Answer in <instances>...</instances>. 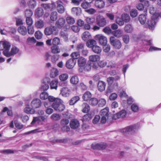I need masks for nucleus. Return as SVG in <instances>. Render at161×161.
<instances>
[{"instance_id": "cd10ccee", "label": "nucleus", "mask_w": 161, "mask_h": 161, "mask_svg": "<svg viewBox=\"0 0 161 161\" xmlns=\"http://www.w3.org/2000/svg\"><path fill=\"white\" fill-rule=\"evenodd\" d=\"M123 31L120 29H118L113 31V34L117 38H120L123 35Z\"/></svg>"}, {"instance_id": "b1692460", "label": "nucleus", "mask_w": 161, "mask_h": 161, "mask_svg": "<svg viewBox=\"0 0 161 161\" xmlns=\"http://www.w3.org/2000/svg\"><path fill=\"white\" fill-rule=\"evenodd\" d=\"M82 38L84 41H88L91 38V36L89 32L86 31L82 34Z\"/></svg>"}, {"instance_id": "4be33fe9", "label": "nucleus", "mask_w": 161, "mask_h": 161, "mask_svg": "<svg viewBox=\"0 0 161 161\" xmlns=\"http://www.w3.org/2000/svg\"><path fill=\"white\" fill-rule=\"evenodd\" d=\"M106 84L103 81H100L97 84V88L98 90L102 92L104 90L105 88Z\"/></svg>"}, {"instance_id": "c756f323", "label": "nucleus", "mask_w": 161, "mask_h": 161, "mask_svg": "<svg viewBox=\"0 0 161 161\" xmlns=\"http://www.w3.org/2000/svg\"><path fill=\"white\" fill-rule=\"evenodd\" d=\"M95 5L96 7L99 8H103L105 6L104 2L102 0L100 1L96 0Z\"/></svg>"}, {"instance_id": "6e6d98bb", "label": "nucleus", "mask_w": 161, "mask_h": 161, "mask_svg": "<svg viewBox=\"0 0 161 161\" xmlns=\"http://www.w3.org/2000/svg\"><path fill=\"white\" fill-rule=\"evenodd\" d=\"M43 34L40 31H36L35 34V37L37 39H40L42 37Z\"/></svg>"}, {"instance_id": "58836bf2", "label": "nucleus", "mask_w": 161, "mask_h": 161, "mask_svg": "<svg viewBox=\"0 0 161 161\" xmlns=\"http://www.w3.org/2000/svg\"><path fill=\"white\" fill-rule=\"evenodd\" d=\"M68 77V75L67 74L64 73L59 76V79L60 81H64L67 80Z\"/></svg>"}, {"instance_id": "4468645a", "label": "nucleus", "mask_w": 161, "mask_h": 161, "mask_svg": "<svg viewBox=\"0 0 161 161\" xmlns=\"http://www.w3.org/2000/svg\"><path fill=\"white\" fill-rule=\"evenodd\" d=\"M65 24V19L63 17L59 18L55 23V25L58 28H63Z\"/></svg>"}, {"instance_id": "13d9d810", "label": "nucleus", "mask_w": 161, "mask_h": 161, "mask_svg": "<svg viewBox=\"0 0 161 161\" xmlns=\"http://www.w3.org/2000/svg\"><path fill=\"white\" fill-rule=\"evenodd\" d=\"M81 6L83 9H87L91 7V5L85 1V2L82 3Z\"/></svg>"}, {"instance_id": "4d7b16f0", "label": "nucleus", "mask_w": 161, "mask_h": 161, "mask_svg": "<svg viewBox=\"0 0 161 161\" xmlns=\"http://www.w3.org/2000/svg\"><path fill=\"white\" fill-rule=\"evenodd\" d=\"M60 42V39L57 37H56L54 38L52 40V44L54 46H55L58 45Z\"/></svg>"}, {"instance_id": "9b49d317", "label": "nucleus", "mask_w": 161, "mask_h": 161, "mask_svg": "<svg viewBox=\"0 0 161 161\" xmlns=\"http://www.w3.org/2000/svg\"><path fill=\"white\" fill-rule=\"evenodd\" d=\"M96 20L97 25L100 27H103L105 26L107 24L106 19L102 16H97Z\"/></svg>"}, {"instance_id": "c9c22d12", "label": "nucleus", "mask_w": 161, "mask_h": 161, "mask_svg": "<svg viewBox=\"0 0 161 161\" xmlns=\"http://www.w3.org/2000/svg\"><path fill=\"white\" fill-rule=\"evenodd\" d=\"M51 50V52L54 54H58L61 52L60 49L57 46L52 47Z\"/></svg>"}, {"instance_id": "a18cd8bd", "label": "nucleus", "mask_w": 161, "mask_h": 161, "mask_svg": "<svg viewBox=\"0 0 161 161\" xmlns=\"http://www.w3.org/2000/svg\"><path fill=\"white\" fill-rule=\"evenodd\" d=\"M79 96H76L72 98L70 100L69 102L70 105H73L78 101L80 99Z\"/></svg>"}, {"instance_id": "20e7f679", "label": "nucleus", "mask_w": 161, "mask_h": 161, "mask_svg": "<svg viewBox=\"0 0 161 161\" xmlns=\"http://www.w3.org/2000/svg\"><path fill=\"white\" fill-rule=\"evenodd\" d=\"M139 127L138 125H134L122 129L121 132L124 134H132L135 132Z\"/></svg>"}, {"instance_id": "39448f33", "label": "nucleus", "mask_w": 161, "mask_h": 161, "mask_svg": "<svg viewBox=\"0 0 161 161\" xmlns=\"http://www.w3.org/2000/svg\"><path fill=\"white\" fill-rule=\"evenodd\" d=\"M44 34L46 36H49L52 34L57 35L58 32L56 28L54 26L51 25L46 27L44 30Z\"/></svg>"}, {"instance_id": "ea45409f", "label": "nucleus", "mask_w": 161, "mask_h": 161, "mask_svg": "<svg viewBox=\"0 0 161 161\" xmlns=\"http://www.w3.org/2000/svg\"><path fill=\"white\" fill-rule=\"evenodd\" d=\"M92 49L94 52L97 54L100 53L102 51L101 47L97 45L93 47Z\"/></svg>"}, {"instance_id": "a211bd4d", "label": "nucleus", "mask_w": 161, "mask_h": 161, "mask_svg": "<svg viewBox=\"0 0 161 161\" xmlns=\"http://www.w3.org/2000/svg\"><path fill=\"white\" fill-rule=\"evenodd\" d=\"M45 119V117L42 116L36 117H34L31 124V125H33L36 122L39 123V122L44 121Z\"/></svg>"}, {"instance_id": "f3484780", "label": "nucleus", "mask_w": 161, "mask_h": 161, "mask_svg": "<svg viewBox=\"0 0 161 161\" xmlns=\"http://www.w3.org/2000/svg\"><path fill=\"white\" fill-rule=\"evenodd\" d=\"M70 126L71 128L75 129L80 126L79 121L76 119H72L70 122Z\"/></svg>"}, {"instance_id": "f704fd0d", "label": "nucleus", "mask_w": 161, "mask_h": 161, "mask_svg": "<svg viewBox=\"0 0 161 161\" xmlns=\"http://www.w3.org/2000/svg\"><path fill=\"white\" fill-rule=\"evenodd\" d=\"M91 93L88 91L86 92L83 94L82 96L83 99L85 101L89 100L91 97Z\"/></svg>"}, {"instance_id": "6e6552de", "label": "nucleus", "mask_w": 161, "mask_h": 161, "mask_svg": "<svg viewBox=\"0 0 161 161\" xmlns=\"http://www.w3.org/2000/svg\"><path fill=\"white\" fill-rule=\"evenodd\" d=\"M95 38L98 41L99 43L102 45H104L107 43V39L102 34H98L95 36Z\"/></svg>"}, {"instance_id": "f03ea898", "label": "nucleus", "mask_w": 161, "mask_h": 161, "mask_svg": "<svg viewBox=\"0 0 161 161\" xmlns=\"http://www.w3.org/2000/svg\"><path fill=\"white\" fill-rule=\"evenodd\" d=\"M120 79V77L116 76L114 77H110L107 78V80L109 85L106 94L111 93L114 90H116L118 87L117 81Z\"/></svg>"}, {"instance_id": "393cba45", "label": "nucleus", "mask_w": 161, "mask_h": 161, "mask_svg": "<svg viewBox=\"0 0 161 161\" xmlns=\"http://www.w3.org/2000/svg\"><path fill=\"white\" fill-rule=\"evenodd\" d=\"M97 44V42L93 39H89L86 43V46L89 48H92L95 46Z\"/></svg>"}, {"instance_id": "f8f14e48", "label": "nucleus", "mask_w": 161, "mask_h": 161, "mask_svg": "<svg viewBox=\"0 0 161 161\" xmlns=\"http://www.w3.org/2000/svg\"><path fill=\"white\" fill-rule=\"evenodd\" d=\"M76 60L71 58L66 61L65 64L66 66L68 69H72L74 67L76 64Z\"/></svg>"}, {"instance_id": "680f3d73", "label": "nucleus", "mask_w": 161, "mask_h": 161, "mask_svg": "<svg viewBox=\"0 0 161 161\" xmlns=\"http://www.w3.org/2000/svg\"><path fill=\"white\" fill-rule=\"evenodd\" d=\"M60 35L65 41H67L68 40V35L67 33L62 31L60 32Z\"/></svg>"}, {"instance_id": "603ef678", "label": "nucleus", "mask_w": 161, "mask_h": 161, "mask_svg": "<svg viewBox=\"0 0 161 161\" xmlns=\"http://www.w3.org/2000/svg\"><path fill=\"white\" fill-rule=\"evenodd\" d=\"M89 103L92 106H95L98 103V100L96 98H92L90 99Z\"/></svg>"}, {"instance_id": "e433bc0d", "label": "nucleus", "mask_w": 161, "mask_h": 161, "mask_svg": "<svg viewBox=\"0 0 161 161\" xmlns=\"http://www.w3.org/2000/svg\"><path fill=\"white\" fill-rule=\"evenodd\" d=\"M61 115L57 113H54L52 114L50 117L52 120L53 121H57L61 119Z\"/></svg>"}, {"instance_id": "c03bdc74", "label": "nucleus", "mask_w": 161, "mask_h": 161, "mask_svg": "<svg viewBox=\"0 0 161 161\" xmlns=\"http://www.w3.org/2000/svg\"><path fill=\"white\" fill-rule=\"evenodd\" d=\"M36 3L35 0H30L28 3L29 6L31 8H35L36 6Z\"/></svg>"}, {"instance_id": "774afa93", "label": "nucleus", "mask_w": 161, "mask_h": 161, "mask_svg": "<svg viewBox=\"0 0 161 161\" xmlns=\"http://www.w3.org/2000/svg\"><path fill=\"white\" fill-rule=\"evenodd\" d=\"M98 105L99 106L103 107L106 103V101L104 99H101L98 101Z\"/></svg>"}, {"instance_id": "3c124183", "label": "nucleus", "mask_w": 161, "mask_h": 161, "mask_svg": "<svg viewBox=\"0 0 161 161\" xmlns=\"http://www.w3.org/2000/svg\"><path fill=\"white\" fill-rule=\"evenodd\" d=\"M48 94L45 92H42L40 96V98L43 100H45L48 99Z\"/></svg>"}, {"instance_id": "5fc2aeb1", "label": "nucleus", "mask_w": 161, "mask_h": 161, "mask_svg": "<svg viewBox=\"0 0 161 161\" xmlns=\"http://www.w3.org/2000/svg\"><path fill=\"white\" fill-rule=\"evenodd\" d=\"M71 56L72 58V59H74L75 60L76 59H79L80 57V53L78 52L73 53L71 54Z\"/></svg>"}, {"instance_id": "49530a36", "label": "nucleus", "mask_w": 161, "mask_h": 161, "mask_svg": "<svg viewBox=\"0 0 161 161\" xmlns=\"http://www.w3.org/2000/svg\"><path fill=\"white\" fill-rule=\"evenodd\" d=\"M103 31L106 34L108 35H110L111 34H113V31L110 27H106L103 29Z\"/></svg>"}, {"instance_id": "a19ab883", "label": "nucleus", "mask_w": 161, "mask_h": 161, "mask_svg": "<svg viewBox=\"0 0 161 161\" xmlns=\"http://www.w3.org/2000/svg\"><path fill=\"white\" fill-rule=\"evenodd\" d=\"M66 20L68 24L72 25L75 22L74 19L70 16H68L66 18Z\"/></svg>"}, {"instance_id": "f257e3e1", "label": "nucleus", "mask_w": 161, "mask_h": 161, "mask_svg": "<svg viewBox=\"0 0 161 161\" xmlns=\"http://www.w3.org/2000/svg\"><path fill=\"white\" fill-rule=\"evenodd\" d=\"M10 47V43L7 41L0 42V50H3V54L7 57L13 56L17 53L19 51V49L14 46H12L11 51H9Z\"/></svg>"}, {"instance_id": "2f4dec72", "label": "nucleus", "mask_w": 161, "mask_h": 161, "mask_svg": "<svg viewBox=\"0 0 161 161\" xmlns=\"http://www.w3.org/2000/svg\"><path fill=\"white\" fill-rule=\"evenodd\" d=\"M35 25L37 28L41 29L44 27V22L43 20L40 19L36 22Z\"/></svg>"}, {"instance_id": "7c9ffc66", "label": "nucleus", "mask_w": 161, "mask_h": 161, "mask_svg": "<svg viewBox=\"0 0 161 161\" xmlns=\"http://www.w3.org/2000/svg\"><path fill=\"white\" fill-rule=\"evenodd\" d=\"M50 19L53 21H56L58 19V13L56 11L52 12L50 15Z\"/></svg>"}, {"instance_id": "dca6fc26", "label": "nucleus", "mask_w": 161, "mask_h": 161, "mask_svg": "<svg viewBox=\"0 0 161 161\" xmlns=\"http://www.w3.org/2000/svg\"><path fill=\"white\" fill-rule=\"evenodd\" d=\"M60 94L63 97H68L70 94L69 90L67 87H63L60 90Z\"/></svg>"}, {"instance_id": "412c9836", "label": "nucleus", "mask_w": 161, "mask_h": 161, "mask_svg": "<svg viewBox=\"0 0 161 161\" xmlns=\"http://www.w3.org/2000/svg\"><path fill=\"white\" fill-rule=\"evenodd\" d=\"M149 12L150 14L153 15H152L156 14L157 15V17H161V13H159L156 12V9L152 6H151L150 7Z\"/></svg>"}, {"instance_id": "0e129e2a", "label": "nucleus", "mask_w": 161, "mask_h": 161, "mask_svg": "<svg viewBox=\"0 0 161 161\" xmlns=\"http://www.w3.org/2000/svg\"><path fill=\"white\" fill-rule=\"evenodd\" d=\"M26 42L28 44H34L36 42V41L34 37H29L27 39Z\"/></svg>"}, {"instance_id": "de8ad7c7", "label": "nucleus", "mask_w": 161, "mask_h": 161, "mask_svg": "<svg viewBox=\"0 0 161 161\" xmlns=\"http://www.w3.org/2000/svg\"><path fill=\"white\" fill-rule=\"evenodd\" d=\"M121 18L124 22H128L130 20V17L129 14H124L122 15Z\"/></svg>"}, {"instance_id": "4c0bfd02", "label": "nucleus", "mask_w": 161, "mask_h": 161, "mask_svg": "<svg viewBox=\"0 0 161 161\" xmlns=\"http://www.w3.org/2000/svg\"><path fill=\"white\" fill-rule=\"evenodd\" d=\"M70 82L73 84L76 85L79 82V79L77 76L74 75L71 77L70 80Z\"/></svg>"}, {"instance_id": "bf43d9fd", "label": "nucleus", "mask_w": 161, "mask_h": 161, "mask_svg": "<svg viewBox=\"0 0 161 161\" xmlns=\"http://www.w3.org/2000/svg\"><path fill=\"white\" fill-rule=\"evenodd\" d=\"M86 21L87 24L90 25L94 23L95 19L92 18L87 17L86 19Z\"/></svg>"}, {"instance_id": "8fccbe9b", "label": "nucleus", "mask_w": 161, "mask_h": 161, "mask_svg": "<svg viewBox=\"0 0 161 161\" xmlns=\"http://www.w3.org/2000/svg\"><path fill=\"white\" fill-rule=\"evenodd\" d=\"M24 111L26 113L31 114H33L35 113L34 109L29 107H25L24 109Z\"/></svg>"}, {"instance_id": "09e8293b", "label": "nucleus", "mask_w": 161, "mask_h": 161, "mask_svg": "<svg viewBox=\"0 0 161 161\" xmlns=\"http://www.w3.org/2000/svg\"><path fill=\"white\" fill-rule=\"evenodd\" d=\"M25 15L26 17H31L33 15V12L30 9H26L25 11Z\"/></svg>"}, {"instance_id": "79ce46f5", "label": "nucleus", "mask_w": 161, "mask_h": 161, "mask_svg": "<svg viewBox=\"0 0 161 161\" xmlns=\"http://www.w3.org/2000/svg\"><path fill=\"white\" fill-rule=\"evenodd\" d=\"M108 108H106L102 110L100 112L101 116H108Z\"/></svg>"}, {"instance_id": "864d4df0", "label": "nucleus", "mask_w": 161, "mask_h": 161, "mask_svg": "<svg viewBox=\"0 0 161 161\" xmlns=\"http://www.w3.org/2000/svg\"><path fill=\"white\" fill-rule=\"evenodd\" d=\"M133 28L131 25H127L125 27V31L127 33H130L133 31Z\"/></svg>"}, {"instance_id": "2eb2a0df", "label": "nucleus", "mask_w": 161, "mask_h": 161, "mask_svg": "<svg viewBox=\"0 0 161 161\" xmlns=\"http://www.w3.org/2000/svg\"><path fill=\"white\" fill-rule=\"evenodd\" d=\"M127 114L125 110H122L114 115L113 118L116 119L119 118H124L126 117Z\"/></svg>"}, {"instance_id": "052dcab7", "label": "nucleus", "mask_w": 161, "mask_h": 161, "mask_svg": "<svg viewBox=\"0 0 161 161\" xmlns=\"http://www.w3.org/2000/svg\"><path fill=\"white\" fill-rule=\"evenodd\" d=\"M69 120L67 119H62L60 121V125L61 126L67 125L69 123Z\"/></svg>"}, {"instance_id": "37998d69", "label": "nucleus", "mask_w": 161, "mask_h": 161, "mask_svg": "<svg viewBox=\"0 0 161 161\" xmlns=\"http://www.w3.org/2000/svg\"><path fill=\"white\" fill-rule=\"evenodd\" d=\"M58 70L56 69H53L51 71L50 74V77L52 78H54L58 75Z\"/></svg>"}, {"instance_id": "69168bd1", "label": "nucleus", "mask_w": 161, "mask_h": 161, "mask_svg": "<svg viewBox=\"0 0 161 161\" xmlns=\"http://www.w3.org/2000/svg\"><path fill=\"white\" fill-rule=\"evenodd\" d=\"M59 55H54L52 56L51 58V61L53 63H55L59 59Z\"/></svg>"}, {"instance_id": "1a4fd4ad", "label": "nucleus", "mask_w": 161, "mask_h": 161, "mask_svg": "<svg viewBox=\"0 0 161 161\" xmlns=\"http://www.w3.org/2000/svg\"><path fill=\"white\" fill-rule=\"evenodd\" d=\"M56 3L57 4L56 8L58 12L60 14H63L65 9L63 5V3L60 0H58L56 1Z\"/></svg>"}, {"instance_id": "7ed1b4c3", "label": "nucleus", "mask_w": 161, "mask_h": 161, "mask_svg": "<svg viewBox=\"0 0 161 161\" xmlns=\"http://www.w3.org/2000/svg\"><path fill=\"white\" fill-rule=\"evenodd\" d=\"M52 107L55 110L59 112L63 111L65 108L63 101L60 98L57 99L52 104Z\"/></svg>"}, {"instance_id": "473e14b6", "label": "nucleus", "mask_w": 161, "mask_h": 161, "mask_svg": "<svg viewBox=\"0 0 161 161\" xmlns=\"http://www.w3.org/2000/svg\"><path fill=\"white\" fill-rule=\"evenodd\" d=\"M138 20L142 25H144L146 23V17L144 14H140L138 17Z\"/></svg>"}, {"instance_id": "aec40b11", "label": "nucleus", "mask_w": 161, "mask_h": 161, "mask_svg": "<svg viewBox=\"0 0 161 161\" xmlns=\"http://www.w3.org/2000/svg\"><path fill=\"white\" fill-rule=\"evenodd\" d=\"M44 14V11L41 8H38L36 10L35 15L38 18L41 17Z\"/></svg>"}, {"instance_id": "338daca9", "label": "nucleus", "mask_w": 161, "mask_h": 161, "mask_svg": "<svg viewBox=\"0 0 161 161\" xmlns=\"http://www.w3.org/2000/svg\"><path fill=\"white\" fill-rule=\"evenodd\" d=\"M137 15V10L136 9H132L130 11V15L132 17H135Z\"/></svg>"}, {"instance_id": "bb28decb", "label": "nucleus", "mask_w": 161, "mask_h": 161, "mask_svg": "<svg viewBox=\"0 0 161 161\" xmlns=\"http://www.w3.org/2000/svg\"><path fill=\"white\" fill-rule=\"evenodd\" d=\"M58 80L57 79L53 80H52L50 84L51 89L57 90L58 87Z\"/></svg>"}, {"instance_id": "72a5a7b5", "label": "nucleus", "mask_w": 161, "mask_h": 161, "mask_svg": "<svg viewBox=\"0 0 161 161\" xmlns=\"http://www.w3.org/2000/svg\"><path fill=\"white\" fill-rule=\"evenodd\" d=\"M18 31L21 35H25L27 33V30L26 27L22 26H20L18 28Z\"/></svg>"}, {"instance_id": "9d476101", "label": "nucleus", "mask_w": 161, "mask_h": 161, "mask_svg": "<svg viewBox=\"0 0 161 161\" xmlns=\"http://www.w3.org/2000/svg\"><path fill=\"white\" fill-rule=\"evenodd\" d=\"M107 146V144L105 143L92 144V148L94 149H99L103 150L105 149Z\"/></svg>"}, {"instance_id": "a878e982", "label": "nucleus", "mask_w": 161, "mask_h": 161, "mask_svg": "<svg viewBox=\"0 0 161 161\" xmlns=\"http://www.w3.org/2000/svg\"><path fill=\"white\" fill-rule=\"evenodd\" d=\"M100 59V56L97 55H92L90 56L89 60L90 61L93 62L98 61Z\"/></svg>"}, {"instance_id": "0eeeda50", "label": "nucleus", "mask_w": 161, "mask_h": 161, "mask_svg": "<svg viewBox=\"0 0 161 161\" xmlns=\"http://www.w3.org/2000/svg\"><path fill=\"white\" fill-rule=\"evenodd\" d=\"M109 41L111 44L115 48L119 49L121 47V42L118 39H116L114 36H111L109 38Z\"/></svg>"}, {"instance_id": "ddd939ff", "label": "nucleus", "mask_w": 161, "mask_h": 161, "mask_svg": "<svg viewBox=\"0 0 161 161\" xmlns=\"http://www.w3.org/2000/svg\"><path fill=\"white\" fill-rule=\"evenodd\" d=\"M41 105V102L38 98L34 99L31 102V106L33 108H39Z\"/></svg>"}, {"instance_id": "5701e85b", "label": "nucleus", "mask_w": 161, "mask_h": 161, "mask_svg": "<svg viewBox=\"0 0 161 161\" xmlns=\"http://www.w3.org/2000/svg\"><path fill=\"white\" fill-rule=\"evenodd\" d=\"M82 111L84 113H88L90 110V107L89 105L86 103H83L81 105Z\"/></svg>"}, {"instance_id": "423d86ee", "label": "nucleus", "mask_w": 161, "mask_h": 161, "mask_svg": "<svg viewBox=\"0 0 161 161\" xmlns=\"http://www.w3.org/2000/svg\"><path fill=\"white\" fill-rule=\"evenodd\" d=\"M157 15L155 14L152 15L151 19L148 20L147 23L148 27L150 29L153 30L157 22Z\"/></svg>"}, {"instance_id": "6ab92c4d", "label": "nucleus", "mask_w": 161, "mask_h": 161, "mask_svg": "<svg viewBox=\"0 0 161 161\" xmlns=\"http://www.w3.org/2000/svg\"><path fill=\"white\" fill-rule=\"evenodd\" d=\"M71 12L73 14L78 16L81 14V10L80 7H73L72 8Z\"/></svg>"}, {"instance_id": "e2e57ef3", "label": "nucleus", "mask_w": 161, "mask_h": 161, "mask_svg": "<svg viewBox=\"0 0 161 161\" xmlns=\"http://www.w3.org/2000/svg\"><path fill=\"white\" fill-rule=\"evenodd\" d=\"M26 23L27 25L29 26H31L33 23V20L31 17H26Z\"/></svg>"}, {"instance_id": "c85d7f7f", "label": "nucleus", "mask_w": 161, "mask_h": 161, "mask_svg": "<svg viewBox=\"0 0 161 161\" xmlns=\"http://www.w3.org/2000/svg\"><path fill=\"white\" fill-rule=\"evenodd\" d=\"M78 63L79 66L82 67L86 65V60L85 58L81 57L78 59Z\"/></svg>"}]
</instances>
